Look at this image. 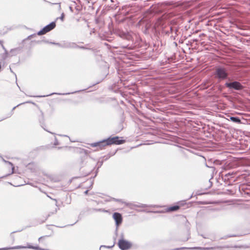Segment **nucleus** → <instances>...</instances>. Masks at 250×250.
Wrapping results in <instances>:
<instances>
[{
  "label": "nucleus",
  "mask_w": 250,
  "mask_h": 250,
  "mask_svg": "<svg viewBox=\"0 0 250 250\" xmlns=\"http://www.w3.org/2000/svg\"><path fill=\"white\" fill-rule=\"evenodd\" d=\"M125 142V140L120 139L118 136L109 137L102 141L91 143L90 146L92 147H98L100 149H102L104 146L111 145H121Z\"/></svg>",
  "instance_id": "obj_1"
},
{
  "label": "nucleus",
  "mask_w": 250,
  "mask_h": 250,
  "mask_svg": "<svg viewBox=\"0 0 250 250\" xmlns=\"http://www.w3.org/2000/svg\"><path fill=\"white\" fill-rule=\"evenodd\" d=\"M125 6L123 5L122 9L120 8L118 12L114 16L116 22L118 24H123L125 21Z\"/></svg>",
  "instance_id": "obj_2"
},
{
  "label": "nucleus",
  "mask_w": 250,
  "mask_h": 250,
  "mask_svg": "<svg viewBox=\"0 0 250 250\" xmlns=\"http://www.w3.org/2000/svg\"><path fill=\"white\" fill-rule=\"evenodd\" d=\"M56 26L55 21L51 22L50 24L44 26L42 30L39 31L37 34L38 35H42L53 29Z\"/></svg>",
  "instance_id": "obj_3"
},
{
  "label": "nucleus",
  "mask_w": 250,
  "mask_h": 250,
  "mask_svg": "<svg viewBox=\"0 0 250 250\" xmlns=\"http://www.w3.org/2000/svg\"><path fill=\"white\" fill-rule=\"evenodd\" d=\"M216 75L217 78L225 79L228 76L226 70L223 68H218L216 70Z\"/></svg>",
  "instance_id": "obj_4"
},
{
  "label": "nucleus",
  "mask_w": 250,
  "mask_h": 250,
  "mask_svg": "<svg viewBox=\"0 0 250 250\" xmlns=\"http://www.w3.org/2000/svg\"><path fill=\"white\" fill-rule=\"evenodd\" d=\"M226 85L227 87L229 88H233L236 90H241L243 89V86L242 84L238 82H234L232 83H227Z\"/></svg>",
  "instance_id": "obj_5"
},
{
  "label": "nucleus",
  "mask_w": 250,
  "mask_h": 250,
  "mask_svg": "<svg viewBox=\"0 0 250 250\" xmlns=\"http://www.w3.org/2000/svg\"><path fill=\"white\" fill-rule=\"evenodd\" d=\"M113 218L115 221L116 227H118L122 222L121 214L118 212H114L113 214Z\"/></svg>",
  "instance_id": "obj_6"
},
{
  "label": "nucleus",
  "mask_w": 250,
  "mask_h": 250,
  "mask_svg": "<svg viewBox=\"0 0 250 250\" xmlns=\"http://www.w3.org/2000/svg\"><path fill=\"white\" fill-rule=\"evenodd\" d=\"M78 45L75 42H65L62 43L61 47L66 48H77Z\"/></svg>",
  "instance_id": "obj_7"
},
{
  "label": "nucleus",
  "mask_w": 250,
  "mask_h": 250,
  "mask_svg": "<svg viewBox=\"0 0 250 250\" xmlns=\"http://www.w3.org/2000/svg\"><path fill=\"white\" fill-rule=\"evenodd\" d=\"M118 73L119 74V77L120 78V81H121V83H123V84H125V80L124 79V76L125 75V72L123 69H122L119 67L118 69Z\"/></svg>",
  "instance_id": "obj_8"
},
{
  "label": "nucleus",
  "mask_w": 250,
  "mask_h": 250,
  "mask_svg": "<svg viewBox=\"0 0 250 250\" xmlns=\"http://www.w3.org/2000/svg\"><path fill=\"white\" fill-rule=\"evenodd\" d=\"M40 113H41V115L40 116L39 118V122L40 123V125H41V126L44 129L46 130V129H45V128L44 127V115H43V112L42 111V110H40ZM46 131L48 132H50V131H48L46 130ZM51 133H52L51 132Z\"/></svg>",
  "instance_id": "obj_9"
},
{
  "label": "nucleus",
  "mask_w": 250,
  "mask_h": 250,
  "mask_svg": "<svg viewBox=\"0 0 250 250\" xmlns=\"http://www.w3.org/2000/svg\"><path fill=\"white\" fill-rule=\"evenodd\" d=\"M118 246L122 250H125V239H124L123 236L119 241Z\"/></svg>",
  "instance_id": "obj_10"
},
{
  "label": "nucleus",
  "mask_w": 250,
  "mask_h": 250,
  "mask_svg": "<svg viewBox=\"0 0 250 250\" xmlns=\"http://www.w3.org/2000/svg\"><path fill=\"white\" fill-rule=\"evenodd\" d=\"M180 208V206L174 205L167 208L166 210L167 212H172L178 210Z\"/></svg>",
  "instance_id": "obj_11"
},
{
  "label": "nucleus",
  "mask_w": 250,
  "mask_h": 250,
  "mask_svg": "<svg viewBox=\"0 0 250 250\" xmlns=\"http://www.w3.org/2000/svg\"><path fill=\"white\" fill-rule=\"evenodd\" d=\"M185 249V248H182L181 249L183 250ZM186 249H188V250H209L210 249H213V248L193 247Z\"/></svg>",
  "instance_id": "obj_12"
},
{
  "label": "nucleus",
  "mask_w": 250,
  "mask_h": 250,
  "mask_svg": "<svg viewBox=\"0 0 250 250\" xmlns=\"http://www.w3.org/2000/svg\"><path fill=\"white\" fill-rule=\"evenodd\" d=\"M81 90H79V91H75V92H69V93H52L50 94H49V95H47L46 96H39V97H45V96H50V95H53V94H56V95H69V94H74V93H75L77 92H79V91H81Z\"/></svg>",
  "instance_id": "obj_13"
},
{
  "label": "nucleus",
  "mask_w": 250,
  "mask_h": 250,
  "mask_svg": "<svg viewBox=\"0 0 250 250\" xmlns=\"http://www.w3.org/2000/svg\"><path fill=\"white\" fill-rule=\"evenodd\" d=\"M106 201H109V202H110V201H115V202H117L119 204H123L124 203V202L121 199H116V198L110 197H108L106 200Z\"/></svg>",
  "instance_id": "obj_14"
},
{
  "label": "nucleus",
  "mask_w": 250,
  "mask_h": 250,
  "mask_svg": "<svg viewBox=\"0 0 250 250\" xmlns=\"http://www.w3.org/2000/svg\"><path fill=\"white\" fill-rule=\"evenodd\" d=\"M116 34L123 39L125 38V32L120 29L116 31Z\"/></svg>",
  "instance_id": "obj_15"
},
{
  "label": "nucleus",
  "mask_w": 250,
  "mask_h": 250,
  "mask_svg": "<svg viewBox=\"0 0 250 250\" xmlns=\"http://www.w3.org/2000/svg\"><path fill=\"white\" fill-rule=\"evenodd\" d=\"M230 120L233 122H235L238 124L241 123L240 119L238 117H230Z\"/></svg>",
  "instance_id": "obj_16"
},
{
  "label": "nucleus",
  "mask_w": 250,
  "mask_h": 250,
  "mask_svg": "<svg viewBox=\"0 0 250 250\" xmlns=\"http://www.w3.org/2000/svg\"><path fill=\"white\" fill-rule=\"evenodd\" d=\"M2 161L6 164H9L10 166H11L12 167V173H14V167L13 166V164L10 162H9V161H6L3 158H2Z\"/></svg>",
  "instance_id": "obj_17"
},
{
  "label": "nucleus",
  "mask_w": 250,
  "mask_h": 250,
  "mask_svg": "<svg viewBox=\"0 0 250 250\" xmlns=\"http://www.w3.org/2000/svg\"><path fill=\"white\" fill-rule=\"evenodd\" d=\"M132 247H133L132 244L131 243L129 242L126 241V243H125L126 250H128L129 249H130Z\"/></svg>",
  "instance_id": "obj_18"
},
{
  "label": "nucleus",
  "mask_w": 250,
  "mask_h": 250,
  "mask_svg": "<svg viewBox=\"0 0 250 250\" xmlns=\"http://www.w3.org/2000/svg\"><path fill=\"white\" fill-rule=\"evenodd\" d=\"M117 88L118 89V92H120V93L122 97H124L125 96V92H124V91H122V90L120 89V88L118 87V86H119V84H118V85H117Z\"/></svg>",
  "instance_id": "obj_19"
},
{
  "label": "nucleus",
  "mask_w": 250,
  "mask_h": 250,
  "mask_svg": "<svg viewBox=\"0 0 250 250\" xmlns=\"http://www.w3.org/2000/svg\"><path fill=\"white\" fill-rule=\"evenodd\" d=\"M19 104L18 105H17V106L14 107L13 108H12V110L11 111V112L8 115V116L7 117V118H8V117H11L12 114H13V110L18 106L20 105L21 104Z\"/></svg>",
  "instance_id": "obj_20"
},
{
  "label": "nucleus",
  "mask_w": 250,
  "mask_h": 250,
  "mask_svg": "<svg viewBox=\"0 0 250 250\" xmlns=\"http://www.w3.org/2000/svg\"><path fill=\"white\" fill-rule=\"evenodd\" d=\"M77 48H80L83 49H87V50H91L92 49L89 47H87L86 46H79L78 45V47H77Z\"/></svg>",
  "instance_id": "obj_21"
},
{
  "label": "nucleus",
  "mask_w": 250,
  "mask_h": 250,
  "mask_svg": "<svg viewBox=\"0 0 250 250\" xmlns=\"http://www.w3.org/2000/svg\"><path fill=\"white\" fill-rule=\"evenodd\" d=\"M119 113L123 117L124 116V111L121 108H119L118 110Z\"/></svg>",
  "instance_id": "obj_22"
},
{
  "label": "nucleus",
  "mask_w": 250,
  "mask_h": 250,
  "mask_svg": "<svg viewBox=\"0 0 250 250\" xmlns=\"http://www.w3.org/2000/svg\"><path fill=\"white\" fill-rule=\"evenodd\" d=\"M114 246V245L111 246H101L100 247V249H102V248H107L108 249H110L112 248Z\"/></svg>",
  "instance_id": "obj_23"
},
{
  "label": "nucleus",
  "mask_w": 250,
  "mask_h": 250,
  "mask_svg": "<svg viewBox=\"0 0 250 250\" xmlns=\"http://www.w3.org/2000/svg\"><path fill=\"white\" fill-rule=\"evenodd\" d=\"M64 14L63 13H62L61 16V17L59 18V19H60L62 21H63V19H64Z\"/></svg>",
  "instance_id": "obj_24"
},
{
  "label": "nucleus",
  "mask_w": 250,
  "mask_h": 250,
  "mask_svg": "<svg viewBox=\"0 0 250 250\" xmlns=\"http://www.w3.org/2000/svg\"><path fill=\"white\" fill-rule=\"evenodd\" d=\"M0 44L1 45V46H2V48H3V49H4V50L6 51V49H5V48L4 46H3V45L2 44V41H0Z\"/></svg>",
  "instance_id": "obj_25"
},
{
  "label": "nucleus",
  "mask_w": 250,
  "mask_h": 250,
  "mask_svg": "<svg viewBox=\"0 0 250 250\" xmlns=\"http://www.w3.org/2000/svg\"><path fill=\"white\" fill-rule=\"evenodd\" d=\"M55 45H58V46H60V47H61V45H62V44H61V43H58V42H55Z\"/></svg>",
  "instance_id": "obj_26"
},
{
  "label": "nucleus",
  "mask_w": 250,
  "mask_h": 250,
  "mask_svg": "<svg viewBox=\"0 0 250 250\" xmlns=\"http://www.w3.org/2000/svg\"><path fill=\"white\" fill-rule=\"evenodd\" d=\"M44 237V236H41L39 238V241H41L42 239H43Z\"/></svg>",
  "instance_id": "obj_27"
},
{
  "label": "nucleus",
  "mask_w": 250,
  "mask_h": 250,
  "mask_svg": "<svg viewBox=\"0 0 250 250\" xmlns=\"http://www.w3.org/2000/svg\"><path fill=\"white\" fill-rule=\"evenodd\" d=\"M34 35H31L28 37V39H31Z\"/></svg>",
  "instance_id": "obj_28"
},
{
  "label": "nucleus",
  "mask_w": 250,
  "mask_h": 250,
  "mask_svg": "<svg viewBox=\"0 0 250 250\" xmlns=\"http://www.w3.org/2000/svg\"><path fill=\"white\" fill-rule=\"evenodd\" d=\"M88 190H85V191H84V193L85 194H87L88 193Z\"/></svg>",
  "instance_id": "obj_29"
},
{
  "label": "nucleus",
  "mask_w": 250,
  "mask_h": 250,
  "mask_svg": "<svg viewBox=\"0 0 250 250\" xmlns=\"http://www.w3.org/2000/svg\"><path fill=\"white\" fill-rule=\"evenodd\" d=\"M121 103L122 104H124V102L123 100H121Z\"/></svg>",
  "instance_id": "obj_30"
},
{
  "label": "nucleus",
  "mask_w": 250,
  "mask_h": 250,
  "mask_svg": "<svg viewBox=\"0 0 250 250\" xmlns=\"http://www.w3.org/2000/svg\"><path fill=\"white\" fill-rule=\"evenodd\" d=\"M21 231V230H18V231H13V232H12L11 233V234H12V233H15V232H18V231Z\"/></svg>",
  "instance_id": "obj_31"
},
{
  "label": "nucleus",
  "mask_w": 250,
  "mask_h": 250,
  "mask_svg": "<svg viewBox=\"0 0 250 250\" xmlns=\"http://www.w3.org/2000/svg\"><path fill=\"white\" fill-rule=\"evenodd\" d=\"M49 43H51V44H55V42H50Z\"/></svg>",
  "instance_id": "obj_32"
},
{
  "label": "nucleus",
  "mask_w": 250,
  "mask_h": 250,
  "mask_svg": "<svg viewBox=\"0 0 250 250\" xmlns=\"http://www.w3.org/2000/svg\"><path fill=\"white\" fill-rule=\"evenodd\" d=\"M12 236V239H13V241H14V240H15V239H14V236Z\"/></svg>",
  "instance_id": "obj_33"
},
{
  "label": "nucleus",
  "mask_w": 250,
  "mask_h": 250,
  "mask_svg": "<svg viewBox=\"0 0 250 250\" xmlns=\"http://www.w3.org/2000/svg\"><path fill=\"white\" fill-rule=\"evenodd\" d=\"M90 171L87 172L86 174V175L89 174L90 173Z\"/></svg>",
  "instance_id": "obj_34"
},
{
  "label": "nucleus",
  "mask_w": 250,
  "mask_h": 250,
  "mask_svg": "<svg viewBox=\"0 0 250 250\" xmlns=\"http://www.w3.org/2000/svg\"><path fill=\"white\" fill-rule=\"evenodd\" d=\"M53 200L56 201V203H57V201L56 199H54ZM56 205H57V204Z\"/></svg>",
  "instance_id": "obj_35"
},
{
  "label": "nucleus",
  "mask_w": 250,
  "mask_h": 250,
  "mask_svg": "<svg viewBox=\"0 0 250 250\" xmlns=\"http://www.w3.org/2000/svg\"><path fill=\"white\" fill-rule=\"evenodd\" d=\"M10 69L11 72L13 73V72L10 67Z\"/></svg>",
  "instance_id": "obj_36"
},
{
  "label": "nucleus",
  "mask_w": 250,
  "mask_h": 250,
  "mask_svg": "<svg viewBox=\"0 0 250 250\" xmlns=\"http://www.w3.org/2000/svg\"><path fill=\"white\" fill-rule=\"evenodd\" d=\"M54 144H55V145H57L58 143H55Z\"/></svg>",
  "instance_id": "obj_37"
},
{
  "label": "nucleus",
  "mask_w": 250,
  "mask_h": 250,
  "mask_svg": "<svg viewBox=\"0 0 250 250\" xmlns=\"http://www.w3.org/2000/svg\"><path fill=\"white\" fill-rule=\"evenodd\" d=\"M7 175L5 176H2L1 178H4L5 177H6Z\"/></svg>",
  "instance_id": "obj_38"
},
{
  "label": "nucleus",
  "mask_w": 250,
  "mask_h": 250,
  "mask_svg": "<svg viewBox=\"0 0 250 250\" xmlns=\"http://www.w3.org/2000/svg\"><path fill=\"white\" fill-rule=\"evenodd\" d=\"M100 166L102 165V163L101 164H100Z\"/></svg>",
  "instance_id": "obj_39"
},
{
  "label": "nucleus",
  "mask_w": 250,
  "mask_h": 250,
  "mask_svg": "<svg viewBox=\"0 0 250 250\" xmlns=\"http://www.w3.org/2000/svg\"><path fill=\"white\" fill-rule=\"evenodd\" d=\"M100 166L102 165V163L101 164H100Z\"/></svg>",
  "instance_id": "obj_40"
},
{
  "label": "nucleus",
  "mask_w": 250,
  "mask_h": 250,
  "mask_svg": "<svg viewBox=\"0 0 250 250\" xmlns=\"http://www.w3.org/2000/svg\"><path fill=\"white\" fill-rule=\"evenodd\" d=\"M50 199H51V200H53V198L51 197H50Z\"/></svg>",
  "instance_id": "obj_41"
},
{
  "label": "nucleus",
  "mask_w": 250,
  "mask_h": 250,
  "mask_svg": "<svg viewBox=\"0 0 250 250\" xmlns=\"http://www.w3.org/2000/svg\"><path fill=\"white\" fill-rule=\"evenodd\" d=\"M50 199H51V200H53V198L51 197H50Z\"/></svg>",
  "instance_id": "obj_42"
},
{
  "label": "nucleus",
  "mask_w": 250,
  "mask_h": 250,
  "mask_svg": "<svg viewBox=\"0 0 250 250\" xmlns=\"http://www.w3.org/2000/svg\"><path fill=\"white\" fill-rule=\"evenodd\" d=\"M50 199H51V200H53V198L51 197H50Z\"/></svg>",
  "instance_id": "obj_43"
}]
</instances>
